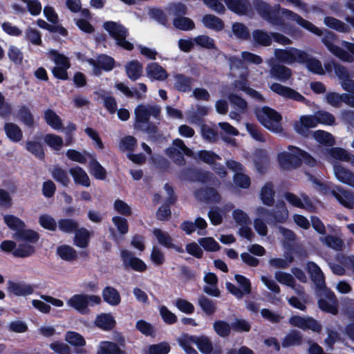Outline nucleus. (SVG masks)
I'll use <instances>...</instances> for the list:
<instances>
[{
	"instance_id": "1",
	"label": "nucleus",
	"mask_w": 354,
	"mask_h": 354,
	"mask_svg": "<svg viewBox=\"0 0 354 354\" xmlns=\"http://www.w3.org/2000/svg\"><path fill=\"white\" fill-rule=\"evenodd\" d=\"M335 35L332 32H328L322 39V42L326 46L328 50L340 60L352 63L354 61V43H350L342 41V45L346 48L349 51H346L342 48L334 44Z\"/></svg>"
},
{
	"instance_id": "2",
	"label": "nucleus",
	"mask_w": 354,
	"mask_h": 354,
	"mask_svg": "<svg viewBox=\"0 0 354 354\" xmlns=\"http://www.w3.org/2000/svg\"><path fill=\"white\" fill-rule=\"evenodd\" d=\"M101 303L102 299L100 296L86 294L74 295L67 301L68 306L83 315L91 313L89 307L100 305Z\"/></svg>"
},
{
	"instance_id": "3",
	"label": "nucleus",
	"mask_w": 354,
	"mask_h": 354,
	"mask_svg": "<svg viewBox=\"0 0 354 354\" xmlns=\"http://www.w3.org/2000/svg\"><path fill=\"white\" fill-rule=\"evenodd\" d=\"M256 115L260 123L268 130L274 133H280L283 131L280 123L281 115L268 106H263L256 110Z\"/></svg>"
},
{
	"instance_id": "4",
	"label": "nucleus",
	"mask_w": 354,
	"mask_h": 354,
	"mask_svg": "<svg viewBox=\"0 0 354 354\" xmlns=\"http://www.w3.org/2000/svg\"><path fill=\"white\" fill-rule=\"evenodd\" d=\"M160 113V108L152 104H139L135 108L134 128L137 130L145 129V124L149 122L150 116L157 118Z\"/></svg>"
},
{
	"instance_id": "5",
	"label": "nucleus",
	"mask_w": 354,
	"mask_h": 354,
	"mask_svg": "<svg viewBox=\"0 0 354 354\" xmlns=\"http://www.w3.org/2000/svg\"><path fill=\"white\" fill-rule=\"evenodd\" d=\"M103 27L115 39L118 46L128 50L133 49V44L126 40L128 30L122 25L114 21H107L104 24Z\"/></svg>"
},
{
	"instance_id": "6",
	"label": "nucleus",
	"mask_w": 354,
	"mask_h": 354,
	"mask_svg": "<svg viewBox=\"0 0 354 354\" xmlns=\"http://www.w3.org/2000/svg\"><path fill=\"white\" fill-rule=\"evenodd\" d=\"M274 55L279 62L292 65L301 64L306 58V52L296 48H276Z\"/></svg>"
},
{
	"instance_id": "7",
	"label": "nucleus",
	"mask_w": 354,
	"mask_h": 354,
	"mask_svg": "<svg viewBox=\"0 0 354 354\" xmlns=\"http://www.w3.org/2000/svg\"><path fill=\"white\" fill-rule=\"evenodd\" d=\"M272 11L274 12L278 15V12L281 11V14L288 20L295 21L298 25L301 26L302 28L308 30V31L313 32V34L321 36L323 34V31L315 26L310 21L303 19L300 15L285 8H281L279 4H276L273 8H272Z\"/></svg>"
},
{
	"instance_id": "8",
	"label": "nucleus",
	"mask_w": 354,
	"mask_h": 354,
	"mask_svg": "<svg viewBox=\"0 0 354 354\" xmlns=\"http://www.w3.org/2000/svg\"><path fill=\"white\" fill-rule=\"evenodd\" d=\"M254 6L259 15L268 22L274 26L283 24L281 19L272 11L271 6L262 0L254 1Z\"/></svg>"
},
{
	"instance_id": "9",
	"label": "nucleus",
	"mask_w": 354,
	"mask_h": 354,
	"mask_svg": "<svg viewBox=\"0 0 354 354\" xmlns=\"http://www.w3.org/2000/svg\"><path fill=\"white\" fill-rule=\"evenodd\" d=\"M294 149H298V148L290 146L288 147L289 151L279 153V163L283 169L290 170L301 165V159Z\"/></svg>"
},
{
	"instance_id": "10",
	"label": "nucleus",
	"mask_w": 354,
	"mask_h": 354,
	"mask_svg": "<svg viewBox=\"0 0 354 354\" xmlns=\"http://www.w3.org/2000/svg\"><path fill=\"white\" fill-rule=\"evenodd\" d=\"M270 88L272 91L284 98L304 102L306 104H308V101L301 94L290 87L283 86L279 83H272L270 86Z\"/></svg>"
},
{
	"instance_id": "11",
	"label": "nucleus",
	"mask_w": 354,
	"mask_h": 354,
	"mask_svg": "<svg viewBox=\"0 0 354 354\" xmlns=\"http://www.w3.org/2000/svg\"><path fill=\"white\" fill-rule=\"evenodd\" d=\"M231 105L235 109L234 111L230 113V118L236 121H240L241 115L246 113L248 110V104L242 97L235 94H231L228 96Z\"/></svg>"
},
{
	"instance_id": "12",
	"label": "nucleus",
	"mask_w": 354,
	"mask_h": 354,
	"mask_svg": "<svg viewBox=\"0 0 354 354\" xmlns=\"http://www.w3.org/2000/svg\"><path fill=\"white\" fill-rule=\"evenodd\" d=\"M121 258L126 268H130L138 272L145 271L147 268L146 264L141 259L134 257L130 251L122 250Z\"/></svg>"
},
{
	"instance_id": "13",
	"label": "nucleus",
	"mask_w": 354,
	"mask_h": 354,
	"mask_svg": "<svg viewBox=\"0 0 354 354\" xmlns=\"http://www.w3.org/2000/svg\"><path fill=\"white\" fill-rule=\"evenodd\" d=\"M317 120L315 115H302L299 120L294 123V129L298 133L306 136L310 128L315 127L317 125Z\"/></svg>"
},
{
	"instance_id": "14",
	"label": "nucleus",
	"mask_w": 354,
	"mask_h": 354,
	"mask_svg": "<svg viewBox=\"0 0 354 354\" xmlns=\"http://www.w3.org/2000/svg\"><path fill=\"white\" fill-rule=\"evenodd\" d=\"M336 76L344 91L354 93V80L352 74L345 66H337Z\"/></svg>"
},
{
	"instance_id": "15",
	"label": "nucleus",
	"mask_w": 354,
	"mask_h": 354,
	"mask_svg": "<svg viewBox=\"0 0 354 354\" xmlns=\"http://www.w3.org/2000/svg\"><path fill=\"white\" fill-rule=\"evenodd\" d=\"M176 152H178L180 154H184L185 156L193 157L194 153L192 150L188 148L184 143V142L179 139H175L173 141V147L171 148H168L166 151V153L171 158H174L175 161H178L179 164H181L183 162V158H177L175 159Z\"/></svg>"
},
{
	"instance_id": "16",
	"label": "nucleus",
	"mask_w": 354,
	"mask_h": 354,
	"mask_svg": "<svg viewBox=\"0 0 354 354\" xmlns=\"http://www.w3.org/2000/svg\"><path fill=\"white\" fill-rule=\"evenodd\" d=\"M267 63L270 66V74L272 77L285 82L292 76V71L288 67L282 64H273L272 60L269 59Z\"/></svg>"
},
{
	"instance_id": "17",
	"label": "nucleus",
	"mask_w": 354,
	"mask_h": 354,
	"mask_svg": "<svg viewBox=\"0 0 354 354\" xmlns=\"http://www.w3.org/2000/svg\"><path fill=\"white\" fill-rule=\"evenodd\" d=\"M333 171L339 181L354 188L353 172L337 163L333 165Z\"/></svg>"
},
{
	"instance_id": "18",
	"label": "nucleus",
	"mask_w": 354,
	"mask_h": 354,
	"mask_svg": "<svg viewBox=\"0 0 354 354\" xmlns=\"http://www.w3.org/2000/svg\"><path fill=\"white\" fill-rule=\"evenodd\" d=\"M153 233L160 245L167 248L174 249L180 253L184 252L182 247L178 246L173 243V239L167 232L162 231L160 229H154Z\"/></svg>"
},
{
	"instance_id": "19",
	"label": "nucleus",
	"mask_w": 354,
	"mask_h": 354,
	"mask_svg": "<svg viewBox=\"0 0 354 354\" xmlns=\"http://www.w3.org/2000/svg\"><path fill=\"white\" fill-rule=\"evenodd\" d=\"M94 324L98 328L104 331H109L115 328L116 322L110 313H102L97 315Z\"/></svg>"
},
{
	"instance_id": "20",
	"label": "nucleus",
	"mask_w": 354,
	"mask_h": 354,
	"mask_svg": "<svg viewBox=\"0 0 354 354\" xmlns=\"http://www.w3.org/2000/svg\"><path fill=\"white\" fill-rule=\"evenodd\" d=\"M227 8L239 15H246L251 10V4L248 0H225Z\"/></svg>"
},
{
	"instance_id": "21",
	"label": "nucleus",
	"mask_w": 354,
	"mask_h": 354,
	"mask_svg": "<svg viewBox=\"0 0 354 354\" xmlns=\"http://www.w3.org/2000/svg\"><path fill=\"white\" fill-rule=\"evenodd\" d=\"M338 191L332 192L334 197L344 207L353 209L354 207V192L343 189H338Z\"/></svg>"
},
{
	"instance_id": "22",
	"label": "nucleus",
	"mask_w": 354,
	"mask_h": 354,
	"mask_svg": "<svg viewBox=\"0 0 354 354\" xmlns=\"http://www.w3.org/2000/svg\"><path fill=\"white\" fill-rule=\"evenodd\" d=\"M189 340L192 343L195 344L202 353L210 354L212 352V342L208 337L192 335L189 337Z\"/></svg>"
},
{
	"instance_id": "23",
	"label": "nucleus",
	"mask_w": 354,
	"mask_h": 354,
	"mask_svg": "<svg viewBox=\"0 0 354 354\" xmlns=\"http://www.w3.org/2000/svg\"><path fill=\"white\" fill-rule=\"evenodd\" d=\"M147 75L152 79L158 81H163L168 77L167 71L157 63H151L146 68Z\"/></svg>"
},
{
	"instance_id": "24",
	"label": "nucleus",
	"mask_w": 354,
	"mask_h": 354,
	"mask_svg": "<svg viewBox=\"0 0 354 354\" xmlns=\"http://www.w3.org/2000/svg\"><path fill=\"white\" fill-rule=\"evenodd\" d=\"M307 270L317 288H323L325 285L324 277L319 266L313 262H308Z\"/></svg>"
},
{
	"instance_id": "25",
	"label": "nucleus",
	"mask_w": 354,
	"mask_h": 354,
	"mask_svg": "<svg viewBox=\"0 0 354 354\" xmlns=\"http://www.w3.org/2000/svg\"><path fill=\"white\" fill-rule=\"evenodd\" d=\"M69 174L73 177L75 183L89 187L91 185L90 178L86 172L80 167L76 166L69 169Z\"/></svg>"
},
{
	"instance_id": "26",
	"label": "nucleus",
	"mask_w": 354,
	"mask_h": 354,
	"mask_svg": "<svg viewBox=\"0 0 354 354\" xmlns=\"http://www.w3.org/2000/svg\"><path fill=\"white\" fill-rule=\"evenodd\" d=\"M88 62L93 66L94 73L96 75H99L100 73V68H102L105 71H110L113 68L114 65L113 59L106 55H102L98 57L97 66L95 64V62L93 59H90Z\"/></svg>"
},
{
	"instance_id": "27",
	"label": "nucleus",
	"mask_w": 354,
	"mask_h": 354,
	"mask_svg": "<svg viewBox=\"0 0 354 354\" xmlns=\"http://www.w3.org/2000/svg\"><path fill=\"white\" fill-rule=\"evenodd\" d=\"M301 64H305L307 69L312 73L318 75L325 74L321 62L318 59L310 56L307 53L306 58Z\"/></svg>"
},
{
	"instance_id": "28",
	"label": "nucleus",
	"mask_w": 354,
	"mask_h": 354,
	"mask_svg": "<svg viewBox=\"0 0 354 354\" xmlns=\"http://www.w3.org/2000/svg\"><path fill=\"white\" fill-rule=\"evenodd\" d=\"M44 118L50 127L55 130L62 129L63 123L60 117L52 109H47L44 111Z\"/></svg>"
},
{
	"instance_id": "29",
	"label": "nucleus",
	"mask_w": 354,
	"mask_h": 354,
	"mask_svg": "<svg viewBox=\"0 0 354 354\" xmlns=\"http://www.w3.org/2000/svg\"><path fill=\"white\" fill-rule=\"evenodd\" d=\"M4 131L6 136L13 142H19L23 138L22 131L20 127L15 123L7 122L4 125Z\"/></svg>"
},
{
	"instance_id": "30",
	"label": "nucleus",
	"mask_w": 354,
	"mask_h": 354,
	"mask_svg": "<svg viewBox=\"0 0 354 354\" xmlns=\"http://www.w3.org/2000/svg\"><path fill=\"white\" fill-rule=\"evenodd\" d=\"M202 22L206 28L216 31H220L224 28L223 21L213 15H205L203 17Z\"/></svg>"
},
{
	"instance_id": "31",
	"label": "nucleus",
	"mask_w": 354,
	"mask_h": 354,
	"mask_svg": "<svg viewBox=\"0 0 354 354\" xmlns=\"http://www.w3.org/2000/svg\"><path fill=\"white\" fill-rule=\"evenodd\" d=\"M97 354H127V353L122 350L120 346L113 342H102Z\"/></svg>"
},
{
	"instance_id": "32",
	"label": "nucleus",
	"mask_w": 354,
	"mask_h": 354,
	"mask_svg": "<svg viewBox=\"0 0 354 354\" xmlns=\"http://www.w3.org/2000/svg\"><path fill=\"white\" fill-rule=\"evenodd\" d=\"M13 237L21 242L35 243L38 240V234L30 230H20L16 232Z\"/></svg>"
},
{
	"instance_id": "33",
	"label": "nucleus",
	"mask_w": 354,
	"mask_h": 354,
	"mask_svg": "<svg viewBox=\"0 0 354 354\" xmlns=\"http://www.w3.org/2000/svg\"><path fill=\"white\" fill-rule=\"evenodd\" d=\"M196 197L199 200H207L213 202H218L220 196L217 192L212 188L200 189L195 193Z\"/></svg>"
},
{
	"instance_id": "34",
	"label": "nucleus",
	"mask_w": 354,
	"mask_h": 354,
	"mask_svg": "<svg viewBox=\"0 0 354 354\" xmlns=\"http://www.w3.org/2000/svg\"><path fill=\"white\" fill-rule=\"evenodd\" d=\"M328 152L335 159L341 161L350 162V163L354 167V165L353 164L354 156H351L344 149L333 147L328 149Z\"/></svg>"
},
{
	"instance_id": "35",
	"label": "nucleus",
	"mask_w": 354,
	"mask_h": 354,
	"mask_svg": "<svg viewBox=\"0 0 354 354\" xmlns=\"http://www.w3.org/2000/svg\"><path fill=\"white\" fill-rule=\"evenodd\" d=\"M324 23L326 26L340 32H348L350 31V27L347 24L333 17H326L324 19Z\"/></svg>"
},
{
	"instance_id": "36",
	"label": "nucleus",
	"mask_w": 354,
	"mask_h": 354,
	"mask_svg": "<svg viewBox=\"0 0 354 354\" xmlns=\"http://www.w3.org/2000/svg\"><path fill=\"white\" fill-rule=\"evenodd\" d=\"M174 87L178 91L187 92L191 90L192 80L181 74L174 75Z\"/></svg>"
},
{
	"instance_id": "37",
	"label": "nucleus",
	"mask_w": 354,
	"mask_h": 354,
	"mask_svg": "<svg viewBox=\"0 0 354 354\" xmlns=\"http://www.w3.org/2000/svg\"><path fill=\"white\" fill-rule=\"evenodd\" d=\"M127 76L135 81L138 79L142 73V66L138 61H131L126 65Z\"/></svg>"
},
{
	"instance_id": "38",
	"label": "nucleus",
	"mask_w": 354,
	"mask_h": 354,
	"mask_svg": "<svg viewBox=\"0 0 354 354\" xmlns=\"http://www.w3.org/2000/svg\"><path fill=\"white\" fill-rule=\"evenodd\" d=\"M272 216L277 223H283L286 221L288 217V211L284 202L277 203L275 209L272 212Z\"/></svg>"
},
{
	"instance_id": "39",
	"label": "nucleus",
	"mask_w": 354,
	"mask_h": 354,
	"mask_svg": "<svg viewBox=\"0 0 354 354\" xmlns=\"http://www.w3.org/2000/svg\"><path fill=\"white\" fill-rule=\"evenodd\" d=\"M261 199L263 203L268 206L272 205L274 203V192L273 190V185L267 183L261 189Z\"/></svg>"
},
{
	"instance_id": "40",
	"label": "nucleus",
	"mask_w": 354,
	"mask_h": 354,
	"mask_svg": "<svg viewBox=\"0 0 354 354\" xmlns=\"http://www.w3.org/2000/svg\"><path fill=\"white\" fill-rule=\"evenodd\" d=\"M35 251V247L30 243L21 242L12 252L16 257H26L32 254Z\"/></svg>"
},
{
	"instance_id": "41",
	"label": "nucleus",
	"mask_w": 354,
	"mask_h": 354,
	"mask_svg": "<svg viewBox=\"0 0 354 354\" xmlns=\"http://www.w3.org/2000/svg\"><path fill=\"white\" fill-rule=\"evenodd\" d=\"M319 241L335 250H341L344 246V242L340 238L332 235L321 236Z\"/></svg>"
},
{
	"instance_id": "42",
	"label": "nucleus",
	"mask_w": 354,
	"mask_h": 354,
	"mask_svg": "<svg viewBox=\"0 0 354 354\" xmlns=\"http://www.w3.org/2000/svg\"><path fill=\"white\" fill-rule=\"evenodd\" d=\"M90 236V232L84 228L76 231L74 237L75 245L82 248H86L88 245Z\"/></svg>"
},
{
	"instance_id": "43",
	"label": "nucleus",
	"mask_w": 354,
	"mask_h": 354,
	"mask_svg": "<svg viewBox=\"0 0 354 354\" xmlns=\"http://www.w3.org/2000/svg\"><path fill=\"white\" fill-rule=\"evenodd\" d=\"M285 198L291 205L299 208H304L310 202L308 197L306 194H301V198H299L294 194L286 193Z\"/></svg>"
},
{
	"instance_id": "44",
	"label": "nucleus",
	"mask_w": 354,
	"mask_h": 354,
	"mask_svg": "<svg viewBox=\"0 0 354 354\" xmlns=\"http://www.w3.org/2000/svg\"><path fill=\"white\" fill-rule=\"evenodd\" d=\"M102 297L104 301L111 306H117L121 301L117 289H103Z\"/></svg>"
},
{
	"instance_id": "45",
	"label": "nucleus",
	"mask_w": 354,
	"mask_h": 354,
	"mask_svg": "<svg viewBox=\"0 0 354 354\" xmlns=\"http://www.w3.org/2000/svg\"><path fill=\"white\" fill-rule=\"evenodd\" d=\"M57 252L59 257L65 261H73L77 257L75 250L73 247L67 245L59 246L57 250Z\"/></svg>"
},
{
	"instance_id": "46",
	"label": "nucleus",
	"mask_w": 354,
	"mask_h": 354,
	"mask_svg": "<svg viewBox=\"0 0 354 354\" xmlns=\"http://www.w3.org/2000/svg\"><path fill=\"white\" fill-rule=\"evenodd\" d=\"M215 333L221 337H228L231 333L232 325L223 320H216L213 324Z\"/></svg>"
},
{
	"instance_id": "47",
	"label": "nucleus",
	"mask_w": 354,
	"mask_h": 354,
	"mask_svg": "<svg viewBox=\"0 0 354 354\" xmlns=\"http://www.w3.org/2000/svg\"><path fill=\"white\" fill-rule=\"evenodd\" d=\"M90 171L91 174L100 180H104L106 178V170L96 160L92 158L89 162Z\"/></svg>"
},
{
	"instance_id": "48",
	"label": "nucleus",
	"mask_w": 354,
	"mask_h": 354,
	"mask_svg": "<svg viewBox=\"0 0 354 354\" xmlns=\"http://www.w3.org/2000/svg\"><path fill=\"white\" fill-rule=\"evenodd\" d=\"M44 142L54 150L59 151L64 145V141L59 136L48 133L44 136Z\"/></svg>"
},
{
	"instance_id": "49",
	"label": "nucleus",
	"mask_w": 354,
	"mask_h": 354,
	"mask_svg": "<svg viewBox=\"0 0 354 354\" xmlns=\"http://www.w3.org/2000/svg\"><path fill=\"white\" fill-rule=\"evenodd\" d=\"M252 37L255 42L259 45L268 46L272 43V35L261 30H256L252 32Z\"/></svg>"
},
{
	"instance_id": "50",
	"label": "nucleus",
	"mask_w": 354,
	"mask_h": 354,
	"mask_svg": "<svg viewBox=\"0 0 354 354\" xmlns=\"http://www.w3.org/2000/svg\"><path fill=\"white\" fill-rule=\"evenodd\" d=\"M66 342L74 346H84L86 345V340L80 333L75 331H68L66 334Z\"/></svg>"
},
{
	"instance_id": "51",
	"label": "nucleus",
	"mask_w": 354,
	"mask_h": 354,
	"mask_svg": "<svg viewBox=\"0 0 354 354\" xmlns=\"http://www.w3.org/2000/svg\"><path fill=\"white\" fill-rule=\"evenodd\" d=\"M198 304L203 311L207 315H213L216 310L214 303L205 296H201L198 298Z\"/></svg>"
},
{
	"instance_id": "52",
	"label": "nucleus",
	"mask_w": 354,
	"mask_h": 354,
	"mask_svg": "<svg viewBox=\"0 0 354 354\" xmlns=\"http://www.w3.org/2000/svg\"><path fill=\"white\" fill-rule=\"evenodd\" d=\"M314 138L321 144L326 145H333L335 140L333 136L330 133L324 131H315L313 132Z\"/></svg>"
},
{
	"instance_id": "53",
	"label": "nucleus",
	"mask_w": 354,
	"mask_h": 354,
	"mask_svg": "<svg viewBox=\"0 0 354 354\" xmlns=\"http://www.w3.org/2000/svg\"><path fill=\"white\" fill-rule=\"evenodd\" d=\"M48 54L50 59L55 64V66L70 67V62L64 55L59 54L55 50H50Z\"/></svg>"
},
{
	"instance_id": "54",
	"label": "nucleus",
	"mask_w": 354,
	"mask_h": 354,
	"mask_svg": "<svg viewBox=\"0 0 354 354\" xmlns=\"http://www.w3.org/2000/svg\"><path fill=\"white\" fill-rule=\"evenodd\" d=\"M136 328L145 336H155L154 327L145 320L140 319L136 324Z\"/></svg>"
},
{
	"instance_id": "55",
	"label": "nucleus",
	"mask_w": 354,
	"mask_h": 354,
	"mask_svg": "<svg viewBox=\"0 0 354 354\" xmlns=\"http://www.w3.org/2000/svg\"><path fill=\"white\" fill-rule=\"evenodd\" d=\"M26 149L39 159L44 158V151L42 145L37 142L28 141L26 144Z\"/></svg>"
},
{
	"instance_id": "56",
	"label": "nucleus",
	"mask_w": 354,
	"mask_h": 354,
	"mask_svg": "<svg viewBox=\"0 0 354 354\" xmlns=\"http://www.w3.org/2000/svg\"><path fill=\"white\" fill-rule=\"evenodd\" d=\"M137 146V140L131 136H127L122 138L119 143V149L122 151H133Z\"/></svg>"
},
{
	"instance_id": "57",
	"label": "nucleus",
	"mask_w": 354,
	"mask_h": 354,
	"mask_svg": "<svg viewBox=\"0 0 354 354\" xmlns=\"http://www.w3.org/2000/svg\"><path fill=\"white\" fill-rule=\"evenodd\" d=\"M301 336L297 332L289 333L283 338L281 346L283 348H288L294 345H299L301 342Z\"/></svg>"
},
{
	"instance_id": "58",
	"label": "nucleus",
	"mask_w": 354,
	"mask_h": 354,
	"mask_svg": "<svg viewBox=\"0 0 354 354\" xmlns=\"http://www.w3.org/2000/svg\"><path fill=\"white\" fill-rule=\"evenodd\" d=\"M170 350L171 346L169 344L166 342L151 344L149 346V354H168Z\"/></svg>"
},
{
	"instance_id": "59",
	"label": "nucleus",
	"mask_w": 354,
	"mask_h": 354,
	"mask_svg": "<svg viewBox=\"0 0 354 354\" xmlns=\"http://www.w3.org/2000/svg\"><path fill=\"white\" fill-rule=\"evenodd\" d=\"M57 226L63 232L71 233L77 228L78 225L75 220L61 219L58 221Z\"/></svg>"
},
{
	"instance_id": "60",
	"label": "nucleus",
	"mask_w": 354,
	"mask_h": 354,
	"mask_svg": "<svg viewBox=\"0 0 354 354\" xmlns=\"http://www.w3.org/2000/svg\"><path fill=\"white\" fill-rule=\"evenodd\" d=\"M4 221L10 229L17 232L25 227L24 223L21 219L12 215L4 216Z\"/></svg>"
},
{
	"instance_id": "61",
	"label": "nucleus",
	"mask_w": 354,
	"mask_h": 354,
	"mask_svg": "<svg viewBox=\"0 0 354 354\" xmlns=\"http://www.w3.org/2000/svg\"><path fill=\"white\" fill-rule=\"evenodd\" d=\"M173 24L176 28L183 30H192L194 28V23L187 17L176 18Z\"/></svg>"
},
{
	"instance_id": "62",
	"label": "nucleus",
	"mask_w": 354,
	"mask_h": 354,
	"mask_svg": "<svg viewBox=\"0 0 354 354\" xmlns=\"http://www.w3.org/2000/svg\"><path fill=\"white\" fill-rule=\"evenodd\" d=\"M53 178L64 186H67L70 183V178L66 171L59 167H55L52 171Z\"/></svg>"
},
{
	"instance_id": "63",
	"label": "nucleus",
	"mask_w": 354,
	"mask_h": 354,
	"mask_svg": "<svg viewBox=\"0 0 354 354\" xmlns=\"http://www.w3.org/2000/svg\"><path fill=\"white\" fill-rule=\"evenodd\" d=\"M232 217L236 223L239 226L250 224V219L248 215L241 209H234L232 212Z\"/></svg>"
},
{
	"instance_id": "64",
	"label": "nucleus",
	"mask_w": 354,
	"mask_h": 354,
	"mask_svg": "<svg viewBox=\"0 0 354 354\" xmlns=\"http://www.w3.org/2000/svg\"><path fill=\"white\" fill-rule=\"evenodd\" d=\"M276 280L281 285L293 287L295 280L293 277L287 272H277L274 274Z\"/></svg>"
}]
</instances>
